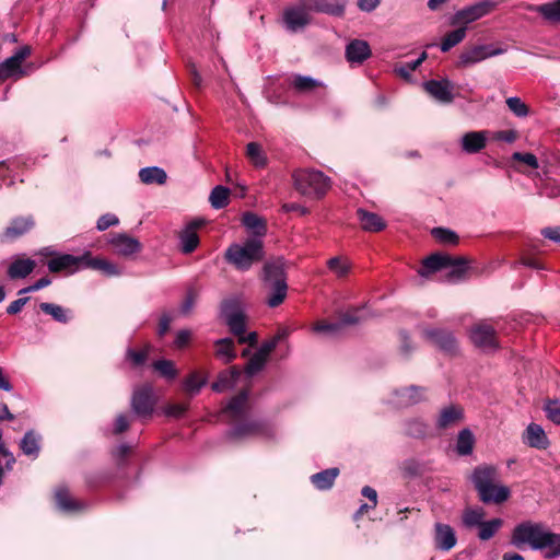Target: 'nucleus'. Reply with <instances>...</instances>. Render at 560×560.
Wrapping results in <instances>:
<instances>
[{
  "label": "nucleus",
  "mask_w": 560,
  "mask_h": 560,
  "mask_svg": "<svg viewBox=\"0 0 560 560\" xmlns=\"http://www.w3.org/2000/svg\"><path fill=\"white\" fill-rule=\"evenodd\" d=\"M470 480L480 501L486 504H501L511 495L510 488L500 483L499 470L493 465L482 464L477 466L470 475Z\"/></svg>",
  "instance_id": "obj_1"
},
{
  "label": "nucleus",
  "mask_w": 560,
  "mask_h": 560,
  "mask_svg": "<svg viewBox=\"0 0 560 560\" xmlns=\"http://www.w3.org/2000/svg\"><path fill=\"white\" fill-rule=\"evenodd\" d=\"M264 282L268 291L266 303L269 307L279 306L287 298L288 284L283 258L269 260L264 266Z\"/></svg>",
  "instance_id": "obj_2"
},
{
  "label": "nucleus",
  "mask_w": 560,
  "mask_h": 560,
  "mask_svg": "<svg viewBox=\"0 0 560 560\" xmlns=\"http://www.w3.org/2000/svg\"><path fill=\"white\" fill-rule=\"evenodd\" d=\"M264 256V243L260 238H248L243 244H231L224 254L225 260L242 271L261 261Z\"/></svg>",
  "instance_id": "obj_3"
},
{
  "label": "nucleus",
  "mask_w": 560,
  "mask_h": 560,
  "mask_svg": "<svg viewBox=\"0 0 560 560\" xmlns=\"http://www.w3.org/2000/svg\"><path fill=\"white\" fill-rule=\"evenodd\" d=\"M295 189L311 199L323 198L330 188V179L323 172L315 170H299L293 173Z\"/></svg>",
  "instance_id": "obj_4"
},
{
  "label": "nucleus",
  "mask_w": 560,
  "mask_h": 560,
  "mask_svg": "<svg viewBox=\"0 0 560 560\" xmlns=\"http://www.w3.org/2000/svg\"><path fill=\"white\" fill-rule=\"evenodd\" d=\"M547 532L548 529L541 523L523 522L513 529L511 544L517 548L528 545L532 549L537 550Z\"/></svg>",
  "instance_id": "obj_5"
},
{
  "label": "nucleus",
  "mask_w": 560,
  "mask_h": 560,
  "mask_svg": "<svg viewBox=\"0 0 560 560\" xmlns=\"http://www.w3.org/2000/svg\"><path fill=\"white\" fill-rule=\"evenodd\" d=\"M497 8V2L492 0H481L471 5L465 7L455 12L450 19V25L452 26H466L489 13Z\"/></svg>",
  "instance_id": "obj_6"
},
{
  "label": "nucleus",
  "mask_w": 560,
  "mask_h": 560,
  "mask_svg": "<svg viewBox=\"0 0 560 560\" xmlns=\"http://www.w3.org/2000/svg\"><path fill=\"white\" fill-rule=\"evenodd\" d=\"M469 338L477 348L485 351L499 348L497 331L493 326L486 322L475 324L469 330Z\"/></svg>",
  "instance_id": "obj_7"
},
{
  "label": "nucleus",
  "mask_w": 560,
  "mask_h": 560,
  "mask_svg": "<svg viewBox=\"0 0 560 560\" xmlns=\"http://www.w3.org/2000/svg\"><path fill=\"white\" fill-rule=\"evenodd\" d=\"M155 397L151 385L135 388L131 397V409L138 417L148 418L153 413Z\"/></svg>",
  "instance_id": "obj_8"
},
{
  "label": "nucleus",
  "mask_w": 560,
  "mask_h": 560,
  "mask_svg": "<svg viewBox=\"0 0 560 560\" xmlns=\"http://www.w3.org/2000/svg\"><path fill=\"white\" fill-rule=\"evenodd\" d=\"M31 55V48L23 46L18 49L11 57L0 63V81L10 78L20 79L26 74L22 68L23 61Z\"/></svg>",
  "instance_id": "obj_9"
},
{
  "label": "nucleus",
  "mask_w": 560,
  "mask_h": 560,
  "mask_svg": "<svg viewBox=\"0 0 560 560\" xmlns=\"http://www.w3.org/2000/svg\"><path fill=\"white\" fill-rule=\"evenodd\" d=\"M505 50L503 48H493L490 45H478L465 48L459 57L457 67L466 68L476 65L487 58L502 55Z\"/></svg>",
  "instance_id": "obj_10"
},
{
  "label": "nucleus",
  "mask_w": 560,
  "mask_h": 560,
  "mask_svg": "<svg viewBox=\"0 0 560 560\" xmlns=\"http://www.w3.org/2000/svg\"><path fill=\"white\" fill-rule=\"evenodd\" d=\"M85 253L81 256L63 254L48 260L47 267L50 272L65 271L68 273H73L77 270L85 268Z\"/></svg>",
  "instance_id": "obj_11"
},
{
  "label": "nucleus",
  "mask_w": 560,
  "mask_h": 560,
  "mask_svg": "<svg viewBox=\"0 0 560 560\" xmlns=\"http://www.w3.org/2000/svg\"><path fill=\"white\" fill-rule=\"evenodd\" d=\"M223 314L230 330L238 338L240 343H246L245 337V315L242 311L235 308L232 303H226Z\"/></svg>",
  "instance_id": "obj_12"
},
{
  "label": "nucleus",
  "mask_w": 560,
  "mask_h": 560,
  "mask_svg": "<svg viewBox=\"0 0 560 560\" xmlns=\"http://www.w3.org/2000/svg\"><path fill=\"white\" fill-rule=\"evenodd\" d=\"M34 225L35 222L32 217L15 218L10 222V224L4 229V231L0 235V242H12L26 234L34 228Z\"/></svg>",
  "instance_id": "obj_13"
},
{
  "label": "nucleus",
  "mask_w": 560,
  "mask_h": 560,
  "mask_svg": "<svg viewBox=\"0 0 560 560\" xmlns=\"http://www.w3.org/2000/svg\"><path fill=\"white\" fill-rule=\"evenodd\" d=\"M205 221L202 219H195L189 222L179 233L180 250L184 254L194 252L199 245V236L197 234L198 229L203 226Z\"/></svg>",
  "instance_id": "obj_14"
},
{
  "label": "nucleus",
  "mask_w": 560,
  "mask_h": 560,
  "mask_svg": "<svg viewBox=\"0 0 560 560\" xmlns=\"http://www.w3.org/2000/svg\"><path fill=\"white\" fill-rule=\"evenodd\" d=\"M108 243L116 254L126 257L140 252L142 248L141 243L137 238L124 233L112 235Z\"/></svg>",
  "instance_id": "obj_15"
},
{
  "label": "nucleus",
  "mask_w": 560,
  "mask_h": 560,
  "mask_svg": "<svg viewBox=\"0 0 560 560\" xmlns=\"http://www.w3.org/2000/svg\"><path fill=\"white\" fill-rule=\"evenodd\" d=\"M424 337L442 351L453 354L457 350V342L453 334L441 329H427Z\"/></svg>",
  "instance_id": "obj_16"
},
{
  "label": "nucleus",
  "mask_w": 560,
  "mask_h": 560,
  "mask_svg": "<svg viewBox=\"0 0 560 560\" xmlns=\"http://www.w3.org/2000/svg\"><path fill=\"white\" fill-rule=\"evenodd\" d=\"M424 90L436 101L441 103H451L454 100L453 96V83L447 80H430L424 84Z\"/></svg>",
  "instance_id": "obj_17"
},
{
  "label": "nucleus",
  "mask_w": 560,
  "mask_h": 560,
  "mask_svg": "<svg viewBox=\"0 0 560 560\" xmlns=\"http://www.w3.org/2000/svg\"><path fill=\"white\" fill-rule=\"evenodd\" d=\"M523 442L529 447L546 450L549 445V439L541 425L529 423L523 433Z\"/></svg>",
  "instance_id": "obj_18"
},
{
  "label": "nucleus",
  "mask_w": 560,
  "mask_h": 560,
  "mask_svg": "<svg viewBox=\"0 0 560 560\" xmlns=\"http://www.w3.org/2000/svg\"><path fill=\"white\" fill-rule=\"evenodd\" d=\"M372 55L370 45L363 39H353L346 47V58L350 63H362Z\"/></svg>",
  "instance_id": "obj_19"
},
{
  "label": "nucleus",
  "mask_w": 560,
  "mask_h": 560,
  "mask_svg": "<svg viewBox=\"0 0 560 560\" xmlns=\"http://www.w3.org/2000/svg\"><path fill=\"white\" fill-rule=\"evenodd\" d=\"M55 500L57 506L65 512H79L84 510L86 506L83 501L73 498L66 487H59L56 489Z\"/></svg>",
  "instance_id": "obj_20"
},
{
  "label": "nucleus",
  "mask_w": 560,
  "mask_h": 560,
  "mask_svg": "<svg viewBox=\"0 0 560 560\" xmlns=\"http://www.w3.org/2000/svg\"><path fill=\"white\" fill-rule=\"evenodd\" d=\"M453 262V257L446 254L435 253L427 257L422 262V268L419 270L421 277H428L429 273L447 268Z\"/></svg>",
  "instance_id": "obj_21"
},
{
  "label": "nucleus",
  "mask_w": 560,
  "mask_h": 560,
  "mask_svg": "<svg viewBox=\"0 0 560 560\" xmlns=\"http://www.w3.org/2000/svg\"><path fill=\"white\" fill-rule=\"evenodd\" d=\"M434 541L436 548L448 551L456 545V536L454 529L446 524L436 523Z\"/></svg>",
  "instance_id": "obj_22"
},
{
  "label": "nucleus",
  "mask_w": 560,
  "mask_h": 560,
  "mask_svg": "<svg viewBox=\"0 0 560 560\" xmlns=\"http://www.w3.org/2000/svg\"><path fill=\"white\" fill-rule=\"evenodd\" d=\"M464 152L474 154L480 152L487 144V131H469L462 137Z\"/></svg>",
  "instance_id": "obj_23"
},
{
  "label": "nucleus",
  "mask_w": 560,
  "mask_h": 560,
  "mask_svg": "<svg viewBox=\"0 0 560 560\" xmlns=\"http://www.w3.org/2000/svg\"><path fill=\"white\" fill-rule=\"evenodd\" d=\"M36 267L35 260L31 258L16 257L8 267V277L12 280L26 278Z\"/></svg>",
  "instance_id": "obj_24"
},
{
  "label": "nucleus",
  "mask_w": 560,
  "mask_h": 560,
  "mask_svg": "<svg viewBox=\"0 0 560 560\" xmlns=\"http://www.w3.org/2000/svg\"><path fill=\"white\" fill-rule=\"evenodd\" d=\"M357 217L362 230L366 232H380L386 228V222L377 213L360 208L357 210Z\"/></svg>",
  "instance_id": "obj_25"
},
{
  "label": "nucleus",
  "mask_w": 560,
  "mask_h": 560,
  "mask_svg": "<svg viewBox=\"0 0 560 560\" xmlns=\"http://www.w3.org/2000/svg\"><path fill=\"white\" fill-rule=\"evenodd\" d=\"M267 424L260 421H249L234 427L229 436L232 439H244L248 436L260 435L266 432Z\"/></svg>",
  "instance_id": "obj_26"
},
{
  "label": "nucleus",
  "mask_w": 560,
  "mask_h": 560,
  "mask_svg": "<svg viewBox=\"0 0 560 560\" xmlns=\"http://www.w3.org/2000/svg\"><path fill=\"white\" fill-rule=\"evenodd\" d=\"M464 417L463 408L456 405H450L443 408L436 420L439 429H447L460 422Z\"/></svg>",
  "instance_id": "obj_27"
},
{
  "label": "nucleus",
  "mask_w": 560,
  "mask_h": 560,
  "mask_svg": "<svg viewBox=\"0 0 560 560\" xmlns=\"http://www.w3.org/2000/svg\"><path fill=\"white\" fill-rule=\"evenodd\" d=\"M240 376L241 371L236 366H233L230 370L221 372L218 376V380L211 385V388L218 393L233 388L236 385L237 378Z\"/></svg>",
  "instance_id": "obj_28"
},
{
  "label": "nucleus",
  "mask_w": 560,
  "mask_h": 560,
  "mask_svg": "<svg viewBox=\"0 0 560 560\" xmlns=\"http://www.w3.org/2000/svg\"><path fill=\"white\" fill-rule=\"evenodd\" d=\"M547 559H552L560 556V534L547 532L541 542L538 545V549Z\"/></svg>",
  "instance_id": "obj_29"
},
{
  "label": "nucleus",
  "mask_w": 560,
  "mask_h": 560,
  "mask_svg": "<svg viewBox=\"0 0 560 560\" xmlns=\"http://www.w3.org/2000/svg\"><path fill=\"white\" fill-rule=\"evenodd\" d=\"M308 21V12L303 8H292L284 12L287 27L293 32L305 26Z\"/></svg>",
  "instance_id": "obj_30"
},
{
  "label": "nucleus",
  "mask_w": 560,
  "mask_h": 560,
  "mask_svg": "<svg viewBox=\"0 0 560 560\" xmlns=\"http://www.w3.org/2000/svg\"><path fill=\"white\" fill-rule=\"evenodd\" d=\"M39 308L43 313L61 324H67L71 318V311L58 304L43 302L39 304Z\"/></svg>",
  "instance_id": "obj_31"
},
{
  "label": "nucleus",
  "mask_w": 560,
  "mask_h": 560,
  "mask_svg": "<svg viewBox=\"0 0 560 560\" xmlns=\"http://www.w3.org/2000/svg\"><path fill=\"white\" fill-rule=\"evenodd\" d=\"M85 268H91L95 270L102 271L106 276H118L120 275V270L118 267L108 260L102 258H94L90 253H85Z\"/></svg>",
  "instance_id": "obj_32"
},
{
  "label": "nucleus",
  "mask_w": 560,
  "mask_h": 560,
  "mask_svg": "<svg viewBox=\"0 0 560 560\" xmlns=\"http://www.w3.org/2000/svg\"><path fill=\"white\" fill-rule=\"evenodd\" d=\"M424 389L418 386H410L397 392L399 406H410L421 401L424 398Z\"/></svg>",
  "instance_id": "obj_33"
},
{
  "label": "nucleus",
  "mask_w": 560,
  "mask_h": 560,
  "mask_svg": "<svg viewBox=\"0 0 560 560\" xmlns=\"http://www.w3.org/2000/svg\"><path fill=\"white\" fill-rule=\"evenodd\" d=\"M338 475V468H329L313 475L311 480L318 490H328L332 487Z\"/></svg>",
  "instance_id": "obj_34"
},
{
  "label": "nucleus",
  "mask_w": 560,
  "mask_h": 560,
  "mask_svg": "<svg viewBox=\"0 0 560 560\" xmlns=\"http://www.w3.org/2000/svg\"><path fill=\"white\" fill-rule=\"evenodd\" d=\"M534 10L548 22L560 24V0L537 5Z\"/></svg>",
  "instance_id": "obj_35"
},
{
  "label": "nucleus",
  "mask_w": 560,
  "mask_h": 560,
  "mask_svg": "<svg viewBox=\"0 0 560 560\" xmlns=\"http://www.w3.org/2000/svg\"><path fill=\"white\" fill-rule=\"evenodd\" d=\"M327 267L338 279H343L350 273L352 265L348 258L336 256L328 259Z\"/></svg>",
  "instance_id": "obj_36"
},
{
  "label": "nucleus",
  "mask_w": 560,
  "mask_h": 560,
  "mask_svg": "<svg viewBox=\"0 0 560 560\" xmlns=\"http://www.w3.org/2000/svg\"><path fill=\"white\" fill-rule=\"evenodd\" d=\"M139 177L144 184H164L167 175L164 170L158 166L144 167L139 172Z\"/></svg>",
  "instance_id": "obj_37"
},
{
  "label": "nucleus",
  "mask_w": 560,
  "mask_h": 560,
  "mask_svg": "<svg viewBox=\"0 0 560 560\" xmlns=\"http://www.w3.org/2000/svg\"><path fill=\"white\" fill-rule=\"evenodd\" d=\"M215 357L224 363H229L236 358V352L233 346V340L223 338L215 341Z\"/></svg>",
  "instance_id": "obj_38"
},
{
  "label": "nucleus",
  "mask_w": 560,
  "mask_h": 560,
  "mask_svg": "<svg viewBox=\"0 0 560 560\" xmlns=\"http://www.w3.org/2000/svg\"><path fill=\"white\" fill-rule=\"evenodd\" d=\"M246 156L257 168H262L267 165L268 159L261 145L257 142H249L246 145Z\"/></svg>",
  "instance_id": "obj_39"
},
{
  "label": "nucleus",
  "mask_w": 560,
  "mask_h": 560,
  "mask_svg": "<svg viewBox=\"0 0 560 560\" xmlns=\"http://www.w3.org/2000/svg\"><path fill=\"white\" fill-rule=\"evenodd\" d=\"M39 435L34 431H27L20 443L22 452L27 456L36 458L39 453Z\"/></svg>",
  "instance_id": "obj_40"
},
{
  "label": "nucleus",
  "mask_w": 560,
  "mask_h": 560,
  "mask_svg": "<svg viewBox=\"0 0 560 560\" xmlns=\"http://www.w3.org/2000/svg\"><path fill=\"white\" fill-rule=\"evenodd\" d=\"M466 26L459 25L458 28L447 33L441 42L440 48L443 52L448 51L454 46L458 45L466 37Z\"/></svg>",
  "instance_id": "obj_41"
},
{
  "label": "nucleus",
  "mask_w": 560,
  "mask_h": 560,
  "mask_svg": "<svg viewBox=\"0 0 560 560\" xmlns=\"http://www.w3.org/2000/svg\"><path fill=\"white\" fill-rule=\"evenodd\" d=\"M247 399L248 393L247 390H243L230 400L223 411L229 412L233 418H238L246 407Z\"/></svg>",
  "instance_id": "obj_42"
},
{
  "label": "nucleus",
  "mask_w": 560,
  "mask_h": 560,
  "mask_svg": "<svg viewBox=\"0 0 560 560\" xmlns=\"http://www.w3.org/2000/svg\"><path fill=\"white\" fill-rule=\"evenodd\" d=\"M291 85L300 93H307L323 86V83L311 77L296 74L292 78Z\"/></svg>",
  "instance_id": "obj_43"
},
{
  "label": "nucleus",
  "mask_w": 560,
  "mask_h": 560,
  "mask_svg": "<svg viewBox=\"0 0 560 560\" xmlns=\"http://www.w3.org/2000/svg\"><path fill=\"white\" fill-rule=\"evenodd\" d=\"M475 439L469 429H464L458 433L456 451L459 455H469L472 452Z\"/></svg>",
  "instance_id": "obj_44"
},
{
  "label": "nucleus",
  "mask_w": 560,
  "mask_h": 560,
  "mask_svg": "<svg viewBox=\"0 0 560 560\" xmlns=\"http://www.w3.org/2000/svg\"><path fill=\"white\" fill-rule=\"evenodd\" d=\"M450 271L445 275V281L456 282L462 280L467 271L466 260L463 257L453 258V262L448 266Z\"/></svg>",
  "instance_id": "obj_45"
},
{
  "label": "nucleus",
  "mask_w": 560,
  "mask_h": 560,
  "mask_svg": "<svg viewBox=\"0 0 560 560\" xmlns=\"http://www.w3.org/2000/svg\"><path fill=\"white\" fill-rule=\"evenodd\" d=\"M242 222L246 229L253 231L256 235H265L266 222L257 214L247 212L243 215Z\"/></svg>",
  "instance_id": "obj_46"
},
{
  "label": "nucleus",
  "mask_w": 560,
  "mask_h": 560,
  "mask_svg": "<svg viewBox=\"0 0 560 560\" xmlns=\"http://www.w3.org/2000/svg\"><path fill=\"white\" fill-rule=\"evenodd\" d=\"M230 189L224 186H215L209 197V201L214 209H222L229 203Z\"/></svg>",
  "instance_id": "obj_47"
},
{
  "label": "nucleus",
  "mask_w": 560,
  "mask_h": 560,
  "mask_svg": "<svg viewBox=\"0 0 560 560\" xmlns=\"http://www.w3.org/2000/svg\"><path fill=\"white\" fill-rule=\"evenodd\" d=\"M503 522L501 518H493L490 521H483L478 527V537L481 540L491 539L495 533L501 528Z\"/></svg>",
  "instance_id": "obj_48"
},
{
  "label": "nucleus",
  "mask_w": 560,
  "mask_h": 560,
  "mask_svg": "<svg viewBox=\"0 0 560 560\" xmlns=\"http://www.w3.org/2000/svg\"><path fill=\"white\" fill-rule=\"evenodd\" d=\"M485 511L481 508L466 509L463 513V524L467 528L479 527L485 518Z\"/></svg>",
  "instance_id": "obj_49"
},
{
  "label": "nucleus",
  "mask_w": 560,
  "mask_h": 560,
  "mask_svg": "<svg viewBox=\"0 0 560 560\" xmlns=\"http://www.w3.org/2000/svg\"><path fill=\"white\" fill-rule=\"evenodd\" d=\"M312 330L317 335H324V336H337L342 330L341 324L338 323H327L325 320L316 322Z\"/></svg>",
  "instance_id": "obj_50"
},
{
  "label": "nucleus",
  "mask_w": 560,
  "mask_h": 560,
  "mask_svg": "<svg viewBox=\"0 0 560 560\" xmlns=\"http://www.w3.org/2000/svg\"><path fill=\"white\" fill-rule=\"evenodd\" d=\"M431 233H432V236L441 244H444V245H457L458 244V235L450 229L434 228Z\"/></svg>",
  "instance_id": "obj_51"
},
{
  "label": "nucleus",
  "mask_w": 560,
  "mask_h": 560,
  "mask_svg": "<svg viewBox=\"0 0 560 560\" xmlns=\"http://www.w3.org/2000/svg\"><path fill=\"white\" fill-rule=\"evenodd\" d=\"M207 383L206 377H201L198 372H192L184 381V390L190 395L198 394L202 386Z\"/></svg>",
  "instance_id": "obj_52"
},
{
  "label": "nucleus",
  "mask_w": 560,
  "mask_h": 560,
  "mask_svg": "<svg viewBox=\"0 0 560 560\" xmlns=\"http://www.w3.org/2000/svg\"><path fill=\"white\" fill-rule=\"evenodd\" d=\"M153 368L165 378L173 380L177 376V370L170 360H158L153 363Z\"/></svg>",
  "instance_id": "obj_53"
},
{
  "label": "nucleus",
  "mask_w": 560,
  "mask_h": 560,
  "mask_svg": "<svg viewBox=\"0 0 560 560\" xmlns=\"http://www.w3.org/2000/svg\"><path fill=\"white\" fill-rule=\"evenodd\" d=\"M509 109L517 117H526L529 113L528 106L516 96L506 98Z\"/></svg>",
  "instance_id": "obj_54"
},
{
  "label": "nucleus",
  "mask_w": 560,
  "mask_h": 560,
  "mask_svg": "<svg viewBox=\"0 0 560 560\" xmlns=\"http://www.w3.org/2000/svg\"><path fill=\"white\" fill-rule=\"evenodd\" d=\"M316 9L320 12L340 15L345 10V0H340L335 3H329L328 1L323 0L317 2Z\"/></svg>",
  "instance_id": "obj_55"
},
{
  "label": "nucleus",
  "mask_w": 560,
  "mask_h": 560,
  "mask_svg": "<svg viewBox=\"0 0 560 560\" xmlns=\"http://www.w3.org/2000/svg\"><path fill=\"white\" fill-rule=\"evenodd\" d=\"M267 362V358L262 357L259 353H255L248 361L245 372L248 376H253L259 371H261Z\"/></svg>",
  "instance_id": "obj_56"
},
{
  "label": "nucleus",
  "mask_w": 560,
  "mask_h": 560,
  "mask_svg": "<svg viewBox=\"0 0 560 560\" xmlns=\"http://www.w3.org/2000/svg\"><path fill=\"white\" fill-rule=\"evenodd\" d=\"M364 318L365 317L362 314V310L353 308V310H350V311L343 313L340 316L339 323L341 324V327L343 328L347 325H355V324L360 323L361 320H363Z\"/></svg>",
  "instance_id": "obj_57"
},
{
  "label": "nucleus",
  "mask_w": 560,
  "mask_h": 560,
  "mask_svg": "<svg viewBox=\"0 0 560 560\" xmlns=\"http://www.w3.org/2000/svg\"><path fill=\"white\" fill-rule=\"evenodd\" d=\"M544 410L550 421L560 424V400H547Z\"/></svg>",
  "instance_id": "obj_58"
},
{
  "label": "nucleus",
  "mask_w": 560,
  "mask_h": 560,
  "mask_svg": "<svg viewBox=\"0 0 560 560\" xmlns=\"http://www.w3.org/2000/svg\"><path fill=\"white\" fill-rule=\"evenodd\" d=\"M149 355V348H144L143 350H133L131 348L127 349L126 357L132 363L133 366H140L144 364Z\"/></svg>",
  "instance_id": "obj_59"
},
{
  "label": "nucleus",
  "mask_w": 560,
  "mask_h": 560,
  "mask_svg": "<svg viewBox=\"0 0 560 560\" xmlns=\"http://www.w3.org/2000/svg\"><path fill=\"white\" fill-rule=\"evenodd\" d=\"M427 58V54L422 52L419 58L413 61L406 62L396 69L397 73L404 78H408Z\"/></svg>",
  "instance_id": "obj_60"
},
{
  "label": "nucleus",
  "mask_w": 560,
  "mask_h": 560,
  "mask_svg": "<svg viewBox=\"0 0 560 560\" xmlns=\"http://www.w3.org/2000/svg\"><path fill=\"white\" fill-rule=\"evenodd\" d=\"M512 159L515 160V161L523 162V163H525L526 165H528L532 168H538L539 167L538 160H537V158L533 153L515 152L512 155Z\"/></svg>",
  "instance_id": "obj_61"
},
{
  "label": "nucleus",
  "mask_w": 560,
  "mask_h": 560,
  "mask_svg": "<svg viewBox=\"0 0 560 560\" xmlns=\"http://www.w3.org/2000/svg\"><path fill=\"white\" fill-rule=\"evenodd\" d=\"M119 222L115 214L106 213L97 220V230L105 231L110 226L117 225Z\"/></svg>",
  "instance_id": "obj_62"
},
{
  "label": "nucleus",
  "mask_w": 560,
  "mask_h": 560,
  "mask_svg": "<svg viewBox=\"0 0 560 560\" xmlns=\"http://www.w3.org/2000/svg\"><path fill=\"white\" fill-rule=\"evenodd\" d=\"M30 301V298H20L13 302H11L7 307V313L9 315H16L22 311L25 304Z\"/></svg>",
  "instance_id": "obj_63"
},
{
  "label": "nucleus",
  "mask_w": 560,
  "mask_h": 560,
  "mask_svg": "<svg viewBox=\"0 0 560 560\" xmlns=\"http://www.w3.org/2000/svg\"><path fill=\"white\" fill-rule=\"evenodd\" d=\"M129 429V420L125 415H118L115 424H114V433L121 434Z\"/></svg>",
  "instance_id": "obj_64"
}]
</instances>
